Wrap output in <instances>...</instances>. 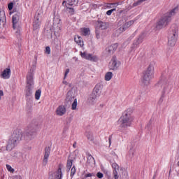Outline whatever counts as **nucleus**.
<instances>
[{
	"label": "nucleus",
	"mask_w": 179,
	"mask_h": 179,
	"mask_svg": "<svg viewBox=\"0 0 179 179\" xmlns=\"http://www.w3.org/2000/svg\"><path fill=\"white\" fill-rule=\"evenodd\" d=\"M88 61H92L93 62H97L99 61V58L96 57L95 55H92V54L90 56V59H88Z\"/></svg>",
	"instance_id": "29"
},
{
	"label": "nucleus",
	"mask_w": 179,
	"mask_h": 179,
	"mask_svg": "<svg viewBox=\"0 0 179 179\" xmlns=\"http://www.w3.org/2000/svg\"><path fill=\"white\" fill-rule=\"evenodd\" d=\"M155 78V66L150 64L143 73L142 83L144 86H149L150 80Z\"/></svg>",
	"instance_id": "3"
},
{
	"label": "nucleus",
	"mask_w": 179,
	"mask_h": 179,
	"mask_svg": "<svg viewBox=\"0 0 179 179\" xmlns=\"http://www.w3.org/2000/svg\"><path fill=\"white\" fill-rule=\"evenodd\" d=\"M12 22L13 29H16V24H17V22H19V15L17 14L13 15Z\"/></svg>",
	"instance_id": "21"
},
{
	"label": "nucleus",
	"mask_w": 179,
	"mask_h": 179,
	"mask_svg": "<svg viewBox=\"0 0 179 179\" xmlns=\"http://www.w3.org/2000/svg\"><path fill=\"white\" fill-rule=\"evenodd\" d=\"M62 169H64V164H59L57 171L54 173V179H62Z\"/></svg>",
	"instance_id": "10"
},
{
	"label": "nucleus",
	"mask_w": 179,
	"mask_h": 179,
	"mask_svg": "<svg viewBox=\"0 0 179 179\" xmlns=\"http://www.w3.org/2000/svg\"><path fill=\"white\" fill-rule=\"evenodd\" d=\"M94 163H96V162L94 161V158L93 157V156H92V155H89L87 158V164H88L89 166H92V164H94Z\"/></svg>",
	"instance_id": "22"
},
{
	"label": "nucleus",
	"mask_w": 179,
	"mask_h": 179,
	"mask_svg": "<svg viewBox=\"0 0 179 179\" xmlns=\"http://www.w3.org/2000/svg\"><path fill=\"white\" fill-rule=\"evenodd\" d=\"M76 173V168H75V166H73L71 169V177H73L75 174Z\"/></svg>",
	"instance_id": "33"
},
{
	"label": "nucleus",
	"mask_w": 179,
	"mask_h": 179,
	"mask_svg": "<svg viewBox=\"0 0 179 179\" xmlns=\"http://www.w3.org/2000/svg\"><path fill=\"white\" fill-rule=\"evenodd\" d=\"M109 5H112V8H117V6H118V3H109Z\"/></svg>",
	"instance_id": "42"
},
{
	"label": "nucleus",
	"mask_w": 179,
	"mask_h": 179,
	"mask_svg": "<svg viewBox=\"0 0 179 179\" xmlns=\"http://www.w3.org/2000/svg\"><path fill=\"white\" fill-rule=\"evenodd\" d=\"M178 37V27L177 25H173L171 27V31H170L168 37V45L169 47H174L177 43V38Z\"/></svg>",
	"instance_id": "5"
},
{
	"label": "nucleus",
	"mask_w": 179,
	"mask_h": 179,
	"mask_svg": "<svg viewBox=\"0 0 179 179\" xmlns=\"http://www.w3.org/2000/svg\"><path fill=\"white\" fill-rule=\"evenodd\" d=\"M96 29L98 30H106L107 29V23L103 21H97L96 22Z\"/></svg>",
	"instance_id": "15"
},
{
	"label": "nucleus",
	"mask_w": 179,
	"mask_h": 179,
	"mask_svg": "<svg viewBox=\"0 0 179 179\" xmlns=\"http://www.w3.org/2000/svg\"><path fill=\"white\" fill-rule=\"evenodd\" d=\"M74 41L78 45H80V47H83V45H85V44L83 43V38H82L81 36L77 35L75 36L74 38Z\"/></svg>",
	"instance_id": "19"
},
{
	"label": "nucleus",
	"mask_w": 179,
	"mask_h": 179,
	"mask_svg": "<svg viewBox=\"0 0 179 179\" xmlns=\"http://www.w3.org/2000/svg\"><path fill=\"white\" fill-rule=\"evenodd\" d=\"M10 69L6 68L4 69L1 75L3 79H9L10 78Z\"/></svg>",
	"instance_id": "16"
},
{
	"label": "nucleus",
	"mask_w": 179,
	"mask_h": 179,
	"mask_svg": "<svg viewBox=\"0 0 179 179\" xmlns=\"http://www.w3.org/2000/svg\"><path fill=\"white\" fill-rule=\"evenodd\" d=\"M32 85H27V89L25 90V96L26 97H30L31 94H33V87Z\"/></svg>",
	"instance_id": "20"
},
{
	"label": "nucleus",
	"mask_w": 179,
	"mask_h": 179,
	"mask_svg": "<svg viewBox=\"0 0 179 179\" xmlns=\"http://www.w3.org/2000/svg\"><path fill=\"white\" fill-rule=\"evenodd\" d=\"M68 73H69V69H67L64 73V79H66V77L68 76Z\"/></svg>",
	"instance_id": "41"
},
{
	"label": "nucleus",
	"mask_w": 179,
	"mask_h": 179,
	"mask_svg": "<svg viewBox=\"0 0 179 179\" xmlns=\"http://www.w3.org/2000/svg\"><path fill=\"white\" fill-rule=\"evenodd\" d=\"M80 31L83 36H88L90 33V29L89 28H81Z\"/></svg>",
	"instance_id": "25"
},
{
	"label": "nucleus",
	"mask_w": 179,
	"mask_h": 179,
	"mask_svg": "<svg viewBox=\"0 0 179 179\" xmlns=\"http://www.w3.org/2000/svg\"><path fill=\"white\" fill-rule=\"evenodd\" d=\"M33 27H34V30H37V29L40 27V23H38V20L34 22Z\"/></svg>",
	"instance_id": "31"
},
{
	"label": "nucleus",
	"mask_w": 179,
	"mask_h": 179,
	"mask_svg": "<svg viewBox=\"0 0 179 179\" xmlns=\"http://www.w3.org/2000/svg\"><path fill=\"white\" fill-rule=\"evenodd\" d=\"M178 10V7H176L172 9L169 13H166L164 16L161 17L157 24V29H163L165 26H167L169 22L171 20V16H174Z\"/></svg>",
	"instance_id": "4"
},
{
	"label": "nucleus",
	"mask_w": 179,
	"mask_h": 179,
	"mask_svg": "<svg viewBox=\"0 0 179 179\" xmlns=\"http://www.w3.org/2000/svg\"><path fill=\"white\" fill-rule=\"evenodd\" d=\"M27 86H33L34 85V70L30 69L27 74Z\"/></svg>",
	"instance_id": "8"
},
{
	"label": "nucleus",
	"mask_w": 179,
	"mask_h": 179,
	"mask_svg": "<svg viewBox=\"0 0 179 179\" xmlns=\"http://www.w3.org/2000/svg\"><path fill=\"white\" fill-rule=\"evenodd\" d=\"M85 178H88V177H93V173H87L85 175Z\"/></svg>",
	"instance_id": "43"
},
{
	"label": "nucleus",
	"mask_w": 179,
	"mask_h": 179,
	"mask_svg": "<svg viewBox=\"0 0 179 179\" xmlns=\"http://www.w3.org/2000/svg\"><path fill=\"white\" fill-rule=\"evenodd\" d=\"M40 97H41V90H38L35 93V99L36 100H40Z\"/></svg>",
	"instance_id": "27"
},
{
	"label": "nucleus",
	"mask_w": 179,
	"mask_h": 179,
	"mask_svg": "<svg viewBox=\"0 0 179 179\" xmlns=\"http://www.w3.org/2000/svg\"><path fill=\"white\" fill-rule=\"evenodd\" d=\"M113 176L114 179H118V171H120V166L114 162L112 164Z\"/></svg>",
	"instance_id": "12"
},
{
	"label": "nucleus",
	"mask_w": 179,
	"mask_h": 179,
	"mask_svg": "<svg viewBox=\"0 0 179 179\" xmlns=\"http://www.w3.org/2000/svg\"><path fill=\"white\" fill-rule=\"evenodd\" d=\"M121 65V62L117 59V57L113 56L109 62V69L110 71H117L120 66Z\"/></svg>",
	"instance_id": "6"
},
{
	"label": "nucleus",
	"mask_w": 179,
	"mask_h": 179,
	"mask_svg": "<svg viewBox=\"0 0 179 179\" xmlns=\"http://www.w3.org/2000/svg\"><path fill=\"white\" fill-rule=\"evenodd\" d=\"M142 41H143V35H141L138 40H137V44H141V43H142Z\"/></svg>",
	"instance_id": "36"
},
{
	"label": "nucleus",
	"mask_w": 179,
	"mask_h": 179,
	"mask_svg": "<svg viewBox=\"0 0 179 179\" xmlns=\"http://www.w3.org/2000/svg\"><path fill=\"white\" fill-rule=\"evenodd\" d=\"M35 135H36V131L31 130L25 134L24 138L27 141H31V139L34 138Z\"/></svg>",
	"instance_id": "18"
},
{
	"label": "nucleus",
	"mask_w": 179,
	"mask_h": 179,
	"mask_svg": "<svg viewBox=\"0 0 179 179\" xmlns=\"http://www.w3.org/2000/svg\"><path fill=\"white\" fill-rule=\"evenodd\" d=\"M45 52L48 55L51 54V48L49 46L46 47Z\"/></svg>",
	"instance_id": "38"
},
{
	"label": "nucleus",
	"mask_w": 179,
	"mask_h": 179,
	"mask_svg": "<svg viewBox=\"0 0 179 179\" xmlns=\"http://www.w3.org/2000/svg\"><path fill=\"white\" fill-rule=\"evenodd\" d=\"M86 137L87 138V139L89 140V141H93V134L92 133V132H90V131H88V132H87L86 133Z\"/></svg>",
	"instance_id": "30"
},
{
	"label": "nucleus",
	"mask_w": 179,
	"mask_h": 179,
	"mask_svg": "<svg viewBox=\"0 0 179 179\" xmlns=\"http://www.w3.org/2000/svg\"><path fill=\"white\" fill-rule=\"evenodd\" d=\"M67 9H68V12L71 16L75 15V10L73 8L69 6V8H67Z\"/></svg>",
	"instance_id": "34"
},
{
	"label": "nucleus",
	"mask_w": 179,
	"mask_h": 179,
	"mask_svg": "<svg viewBox=\"0 0 179 179\" xmlns=\"http://www.w3.org/2000/svg\"><path fill=\"white\" fill-rule=\"evenodd\" d=\"M49 1H51V0H49Z\"/></svg>",
	"instance_id": "51"
},
{
	"label": "nucleus",
	"mask_w": 179,
	"mask_h": 179,
	"mask_svg": "<svg viewBox=\"0 0 179 179\" xmlns=\"http://www.w3.org/2000/svg\"><path fill=\"white\" fill-rule=\"evenodd\" d=\"M96 38H100V35L99 34L96 33Z\"/></svg>",
	"instance_id": "49"
},
{
	"label": "nucleus",
	"mask_w": 179,
	"mask_h": 179,
	"mask_svg": "<svg viewBox=\"0 0 179 179\" xmlns=\"http://www.w3.org/2000/svg\"><path fill=\"white\" fill-rule=\"evenodd\" d=\"M90 55H91V54H88L86 52H80V56L84 59H87L89 61V59H90Z\"/></svg>",
	"instance_id": "26"
},
{
	"label": "nucleus",
	"mask_w": 179,
	"mask_h": 179,
	"mask_svg": "<svg viewBox=\"0 0 179 179\" xmlns=\"http://www.w3.org/2000/svg\"><path fill=\"white\" fill-rule=\"evenodd\" d=\"M76 142H74L73 145V148H74V149H76Z\"/></svg>",
	"instance_id": "47"
},
{
	"label": "nucleus",
	"mask_w": 179,
	"mask_h": 179,
	"mask_svg": "<svg viewBox=\"0 0 179 179\" xmlns=\"http://www.w3.org/2000/svg\"><path fill=\"white\" fill-rule=\"evenodd\" d=\"M157 87L159 88L162 97H164V94H166V92L169 89V83L164 80H160L157 84Z\"/></svg>",
	"instance_id": "7"
},
{
	"label": "nucleus",
	"mask_w": 179,
	"mask_h": 179,
	"mask_svg": "<svg viewBox=\"0 0 179 179\" xmlns=\"http://www.w3.org/2000/svg\"><path fill=\"white\" fill-rule=\"evenodd\" d=\"M107 8H108L109 9L113 8L112 5H110V3L108 4Z\"/></svg>",
	"instance_id": "48"
},
{
	"label": "nucleus",
	"mask_w": 179,
	"mask_h": 179,
	"mask_svg": "<svg viewBox=\"0 0 179 179\" xmlns=\"http://www.w3.org/2000/svg\"><path fill=\"white\" fill-rule=\"evenodd\" d=\"M66 113V108L64 106H59L56 109V114L59 117H62V115H65Z\"/></svg>",
	"instance_id": "13"
},
{
	"label": "nucleus",
	"mask_w": 179,
	"mask_h": 179,
	"mask_svg": "<svg viewBox=\"0 0 179 179\" xmlns=\"http://www.w3.org/2000/svg\"><path fill=\"white\" fill-rule=\"evenodd\" d=\"M23 137V132L20 129H16L13 131L11 137L9 138L7 145L6 150L10 152L15 148V146L22 141V138Z\"/></svg>",
	"instance_id": "2"
},
{
	"label": "nucleus",
	"mask_w": 179,
	"mask_h": 179,
	"mask_svg": "<svg viewBox=\"0 0 179 179\" xmlns=\"http://www.w3.org/2000/svg\"><path fill=\"white\" fill-rule=\"evenodd\" d=\"M73 164V159H68L67 160V164H66V168L69 170H71V168L72 167Z\"/></svg>",
	"instance_id": "28"
},
{
	"label": "nucleus",
	"mask_w": 179,
	"mask_h": 179,
	"mask_svg": "<svg viewBox=\"0 0 179 179\" xmlns=\"http://www.w3.org/2000/svg\"><path fill=\"white\" fill-rule=\"evenodd\" d=\"M132 113H134V110L131 108L123 112L122 116L117 121L120 128L125 129L134 124V121H135V116H134Z\"/></svg>",
	"instance_id": "1"
},
{
	"label": "nucleus",
	"mask_w": 179,
	"mask_h": 179,
	"mask_svg": "<svg viewBox=\"0 0 179 179\" xmlns=\"http://www.w3.org/2000/svg\"><path fill=\"white\" fill-rule=\"evenodd\" d=\"M111 79H113V72L108 71L105 74V80H106V82H109Z\"/></svg>",
	"instance_id": "24"
},
{
	"label": "nucleus",
	"mask_w": 179,
	"mask_h": 179,
	"mask_svg": "<svg viewBox=\"0 0 179 179\" xmlns=\"http://www.w3.org/2000/svg\"><path fill=\"white\" fill-rule=\"evenodd\" d=\"M116 9L115 8H113V9H111V10H108L107 12H106V15H108V16H111V14L115 11Z\"/></svg>",
	"instance_id": "37"
},
{
	"label": "nucleus",
	"mask_w": 179,
	"mask_h": 179,
	"mask_svg": "<svg viewBox=\"0 0 179 179\" xmlns=\"http://www.w3.org/2000/svg\"><path fill=\"white\" fill-rule=\"evenodd\" d=\"M111 139H113V135L109 136V146H111Z\"/></svg>",
	"instance_id": "44"
},
{
	"label": "nucleus",
	"mask_w": 179,
	"mask_h": 179,
	"mask_svg": "<svg viewBox=\"0 0 179 179\" xmlns=\"http://www.w3.org/2000/svg\"><path fill=\"white\" fill-rule=\"evenodd\" d=\"M101 90H103V85H101V84H97L94 88L93 94L94 96L92 97V101H94L95 99L100 96Z\"/></svg>",
	"instance_id": "9"
},
{
	"label": "nucleus",
	"mask_w": 179,
	"mask_h": 179,
	"mask_svg": "<svg viewBox=\"0 0 179 179\" xmlns=\"http://www.w3.org/2000/svg\"><path fill=\"white\" fill-rule=\"evenodd\" d=\"M78 2H79V0H73V5H78Z\"/></svg>",
	"instance_id": "45"
},
{
	"label": "nucleus",
	"mask_w": 179,
	"mask_h": 179,
	"mask_svg": "<svg viewBox=\"0 0 179 179\" xmlns=\"http://www.w3.org/2000/svg\"><path fill=\"white\" fill-rule=\"evenodd\" d=\"M76 107H78V100L76 99L71 105V110H76Z\"/></svg>",
	"instance_id": "32"
},
{
	"label": "nucleus",
	"mask_w": 179,
	"mask_h": 179,
	"mask_svg": "<svg viewBox=\"0 0 179 179\" xmlns=\"http://www.w3.org/2000/svg\"><path fill=\"white\" fill-rule=\"evenodd\" d=\"M96 177H97L98 178H103V177H104V175H103V173H101V172H98V173H96Z\"/></svg>",
	"instance_id": "39"
},
{
	"label": "nucleus",
	"mask_w": 179,
	"mask_h": 179,
	"mask_svg": "<svg viewBox=\"0 0 179 179\" xmlns=\"http://www.w3.org/2000/svg\"><path fill=\"white\" fill-rule=\"evenodd\" d=\"M51 153V148L50 147H46L45 148V154L43 160V166H47V163H48V157H50V154Z\"/></svg>",
	"instance_id": "11"
},
{
	"label": "nucleus",
	"mask_w": 179,
	"mask_h": 179,
	"mask_svg": "<svg viewBox=\"0 0 179 179\" xmlns=\"http://www.w3.org/2000/svg\"><path fill=\"white\" fill-rule=\"evenodd\" d=\"M73 0H67L66 1H63L62 2V6H66V8H69V6H73Z\"/></svg>",
	"instance_id": "23"
},
{
	"label": "nucleus",
	"mask_w": 179,
	"mask_h": 179,
	"mask_svg": "<svg viewBox=\"0 0 179 179\" xmlns=\"http://www.w3.org/2000/svg\"><path fill=\"white\" fill-rule=\"evenodd\" d=\"M63 83H64L65 85L67 84L66 81H63Z\"/></svg>",
	"instance_id": "50"
},
{
	"label": "nucleus",
	"mask_w": 179,
	"mask_h": 179,
	"mask_svg": "<svg viewBox=\"0 0 179 179\" xmlns=\"http://www.w3.org/2000/svg\"><path fill=\"white\" fill-rule=\"evenodd\" d=\"M132 24H134V20H130L126 22L125 24H124L123 26L119 29V31L121 33H122V31H125L127 29H128L129 27H131Z\"/></svg>",
	"instance_id": "17"
},
{
	"label": "nucleus",
	"mask_w": 179,
	"mask_h": 179,
	"mask_svg": "<svg viewBox=\"0 0 179 179\" xmlns=\"http://www.w3.org/2000/svg\"><path fill=\"white\" fill-rule=\"evenodd\" d=\"M6 166L8 171H10V173H15V169H13L10 165L6 164Z\"/></svg>",
	"instance_id": "35"
},
{
	"label": "nucleus",
	"mask_w": 179,
	"mask_h": 179,
	"mask_svg": "<svg viewBox=\"0 0 179 179\" xmlns=\"http://www.w3.org/2000/svg\"><path fill=\"white\" fill-rule=\"evenodd\" d=\"M117 48H118V43L112 44L106 48V52L110 55L114 54V52H115Z\"/></svg>",
	"instance_id": "14"
},
{
	"label": "nucleus",
	"mask_w": 179,
	"mask_h": 179,
	"mask_svg": "<svg viewBox=\"0 0 179 179\" xmlns=\"http://www.w3.org/2000/svg\"><path fill=\"white\" fill-rule=\"evenodd\" d=\"M2 96H3V91L0 90V100H1V97H2Z\"/></svg>",
	"instance_id": "46"
},
{
	"label": "nucleus",
	"mask_w": 179,
	"mask_h": 179,
	"mask_svg": "<svg viewBox=\"0 0 179 179\" xmlns=\"http://www.w3.org/2000/svg\"><path fill=\"white\" fill-rule=\"evenodd\" d=\"M8 8L9 10H12V9H13V3H10L8 5Z\"/></svg>",
	"instance_id": "40"
}]
</instances>
